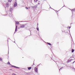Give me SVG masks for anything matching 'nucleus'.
I'll use <instances>...</instances> for the list:
<instances>
[{
    "label": "nucleus",
    "instance_id": "a211bd4d",
    "mask_svg": "<svg viewBox=\"0 0 75 75\" xmlns=\"http://www.w3.org/2000/svg\"><path fill=\"white\" fill-rule=\"evenodd\" d=\"M2 59L0 58V61H2Z\"/></svg>",
    "mask_w": 75,
    "mask_h": 75
},
{
    "label": "nucleus",
    "instance_id": "f3484780",
    "mask_svg": "<svg viewBox=\"0 0 75 75\" xmlns=\"http://www.w3.org/2000/svg\"><path fill=\"white\" fill-rule=\"evenodd\" d=\"M37 30H38V31H39V28H38L37 29Z\"/></svg>",
    "mask_w": 75,
    "mask_h": 75
},
{
    "label": "nucleus",
    "instance_id": "5701e85b",
    "mask_svg": "<svg viewBox=\"0 0 75 75\" xmlns=\"http://www.w3.org/2000/svg\"><path fill=\"white\" fill-rule=\"evenodd\" d=\"M69 29L71 28V27H69Z\"/></svg>",
    "mask_w": 75,
    "mask_h": 75
},
{
    "label": "nucleus",
    "instance_id": "6e6552de",
    "mask_svg": "<svg viewBox=\"0 0 75 75\" xmlns=\"http://www.w3.org/2000/svg\"><path fill=\"white\" fill-rule=\"evenodd\" d=\"M75 11V9H72V10H71V11H72V13L73 12V11L74 12Z\"/></svg>",
    "mask_w": 75,
    "mask_h": 75
},
{
    "label": "nucleus",
    "instance_id": "412c9836",
    "mask_svg": "<svg viewBox=\"0 0 75 75\" xmlns=\"http://www.w3.org/2000/svg\"><path fill=\"white\" fill-rule=\"evenodd\" d=\"M75 61L73 62V64H74V63L75 62Z\"/></svg>",
    "mask_w": 75,
    "mask_h": 75
},
{
    "label": "nucleus",
    "instance_id": "1a4fd4ad",
    "mask_svg": "<svg viewBox=\"0 0 75 75\" xmlns=\"http://www.w3.org/2000/svg\"><path fill=\"white\" fill-rule=\"evenodd\" d=\"M6 4V6H7V7H8V6H9L8 4Z\"/></svg>",
    "mask_w": 75,
    "mask_h": 75
},
{
    "label": "nucleus",
    "instance_id": "393cba45",
    "mask_svg": "<svg viewBox=\"0 0 75 75\" xmlns=\"http://www.w3.org/2000/svg\"><path fill=\"white\" fill-rule=\"evenodd\" d=\"M71 38H72V37H71Z\"/></svg>",
    "mask_w": 75,
    "mask_h": 75
},
{
    "label": "nucleus",
    "instance_id": "39448f33",
    "mask_svg": "<svg viewBox=\"0 0 75 75\" xmlns=\"http://www.w3.org/2000/svg\"><path fill=\"white\" fill-rule=\"evenodd\" d=\"M47 43L48 44V45H52L50 43L47 42Z\"/></svg>",
    "mask_w": 75,
    "mask_h": 75
},
{
    "label": "nucleus",
    "instance_id": "7ed1b4c3",
    "mask_svg": "<svg viewBox=\"0 0 75 75\" xmlns=\"http://www.w3.org/2000/svg\"><path fill=\"white\" fill-rule=\"evenodd\" d=\"M17 3L16 2L15 3L13 7H16L17 6Z\"/></svg>",
    "mask_w": 75,
    "mask_h": 75
},
{
    "label": "nucleus",
    "instance_id": "0eeeda50",
    "mask_svg": "<svg viewBox=\"0 0 75 75\" xmlns=\"http://www.w3.org/2000/svg\"><path fill=\"white\" fill-rule=\"evenodd\" d=\"M72 60H73V59H71L70 60H68L67 61V62H71V61H72Z\"/></svg>",
    "mask_w": 75,
    "mask_h": 75
},
{
    "label": "nucleus",
    "instance_id": "6ab92c4d",
    "mask_svg": "<svg viewBox=\"0 0 75 75\" xmlns=\"http://www.w3.org/2000/svg\"><path fill=\"white\" fill-rule=\"evenodd\" d=\"M12 75H16V74L13 73V74H12Z\"/></svg>",
    "mask_w": 75,
    "mask_h": 75
},
{
    "label": "nucleus",
    "instance_id": "dca6fc26",
    "mask_svg": "<svg viewBox=\"0 0 75 75\" xmlns=\"http://www.w3.org/2000/svg\"><path fill=\"white\" fill-rule=\"evenodd\" d=\"M7 64L8 65V64H10V62H8V63H7Z\"/></svg>",
    "mask_w": 75,
    "mask_h": 75
},
{
    "label": "nucleus",
    "instance_id": "f257e3e1",
    "mask_svg": "<svg viewBox=\"0 0 75 75\" xmlns=\"http://www.w3.org/2000/svg\"><path fill=\"white\" fill-rule=\"evenodd\" d=\"M25 27V25L22 24L20 25V27L21 28H24Z\"/></svg>",
    "mask_w": 75,
    "mask_h": 75
},
{
    "label": "nucleus",
    "instance_id": "4be33fe9",
    "mask_svg": "<svg viewBox=\"0 0 75 75\" xmlns=\"http://www.w3.org/2000/svg\"><path fill=\"white\" fill-rule=\"evenodd\" d=\"M65 7V6L64 5V6L62 7V8L63 7Z\"/></svg>",
    "mask_w": 75,
    "mask_h": 75
},
{
    "label": "nucleus",
    "instance_id": "20e7f679",
    "mask_svg": "<svg viewBox=\"0 0 75 75\" xmlns=\"http://www.w3.org/2000/svg\"><path fill=\"white\" fill-rule=\"evenodd\" d=\"M28 70H30V69H31V67H28Z\"/></svg>",
    "mask_w": 75,
    "mask_h": 75
},
{
    "label": "nucleus",
    "instance_id": "f8f14e48",
    "mask_svg": "<svg viewBox=\"0 0 75 75\" xmlns=\"http://www.w3.org/2000/svg\"><path fill=\"white\" fill-rule=\"evenodd\" d=\"M12 1V0H9L8 2H10V3H11V2Z\"/></svg>",
    "mask_w": 75,
    "mask_h": 75
},
{
    "label": "nucleus",
    "instance_id": "423d86ee",
    "mask_svg": "<svg viewBox=\"0 0 75 75\" xmlns=\"http://www.w3.org/2000/svg\"><path fill=\"white\" fill-rule=\"evenodd\" d=\"M14 68H20L19 67H16V66H13Z\"/></svg>",
    "mask_w": 75,
    "mask_h": 75
},
{
    "label": "nucleus",
    "instance_id": "2eb2a0df",
    "mask_svg": "<svg viewBox=\"0 0 75 75\" xmlns=\"http://www.w3.org/2000/svg\"><path fill=\"white\" fill-rule=\"evenodd\" d=\"M35 2H36L38 1V0H34Z\"/></svg>",
    "mask_w": 75,
    "mask_h": 75
},
{
    "label": "nucleus",
    "instance_id": "f03ea898",
    "mask_svg": "<svg viewBox=\"0 0 75 75\" xmlns=\"http://www.w3.org/2000/svg\"><path fill=\"white\" fill-rule=\"evenodd\" d=\"M35 71L36 72H38V69L36 67H35Z\"/></svg>",
    "mask_w": 75,
    "mask_h": 75
},
{
    "label": "nucleus",
    "instance_id": "9b49d317",
    "mask_svg": "<svg viewBox=\"0 0 75 75\" xmlns=\"http://www.w3.org/2000/svg\"><path fill=\"white\" fill-rule=\"evenodd\" d=\"M16 28L15 29V31H16V30H17V26L16 25Z\"/></svg>",
    "mask_w": 75,
    "mask_h": 75
},
{
    "label": "nucleus",
    "instance_id": "9d476101",
    "mask_svg": "<svg viewBox=\"0 0 75 75\" xmlns=\"http://www.w3.org/2000/svg\"><path fill=\"white\" fill-rule=\"evenodd\" d=\"M74 52V49H72L71 50V52Z\"/></svg>",
    "mask_w": 75,
    "mask_h": 75
},
{
    "label": "nucleus",
    "instance_id": "aec40b11",
    "mask_svg": "<svg viewBox=\"0 0 75 75\" xmlns=\"http://www.w3.org/2000/svg\"><path fill=\"white\" fill-rule=\"evenodd\" d=\"M25 8H26V9H28V8L27 7H26Z\"/></svg>",
    "mask_w": 75,
    "mask_h": 75
},
{
    "label": "nucleus",
    "instance_id": "4468645a",
    "mask_svg": "<svg viewBox=\"0 0 75 75\" xmlns=\"http://www.w3.org/2000/svg\"><path fill=\"white\" fill-rule=\"evenodd\" d=\"M16 24H19V22H16Z\"/></svg>",
    "mask_w": 75,
    "mask_h": 75
},
{
    "label": "nucleus",
    "instance_id": "b1692460",
    "mask_svg": "<svg viewBox=\"0 0 75 75\" xmlns=\"http://www.w3.org/2000/svg\"><path fill=\"white\" fill-rule=\"evenodd\" d=\"M57 12H58V11H57Z\"/></svg>",
    "mask_w": 75,
    "mask_h": 75
},
{
    "label": "nucleus",
    "instance_id": "ddd939ff",
    "mask_svg": "<svg viewBox=\"0 0 75 75\" xmlns=\"http://www.w3.org/2000/svg\"><path fill=\"white\" fill-rule=\"evenodd\" d=\"M63 68V67H61L60 69H59V71H60V70L62 69Z\"/></svg>",
    "mask_w": 75,
    "mask_h": 75
}]
</instances>
